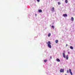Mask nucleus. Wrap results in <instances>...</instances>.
<instances>
[{
  "mask_svg": "<svg viewBox=\"0 0 75 75\" xmlns=\"http://www.w3.org/2000/svg\"><path fill=\"white\" fill-rule=\"evenodd\" d=\"M52 28H53V29H54V25H52Z\"/></svg>",
  "mask_w": 75,
  "mask_h": 75,
  "instance_id": "dca6fc26",
  "label": "nucleus"
},
{
  "mask_svg": "<svg viewBox=\"0 0 75 75\" xmlns=\"http://www.w3.org/2000/svg\"><path fill=\"white\" fill-rule=\"evenodd\" d=\"M68 54H69V52H68Z\"/></svg>",
  "mask_w": 75,
  "mask_h": 75,
  "instance_id": "b1692460",
  "label": "nucleus"
},
{
  "mask_svg": "<svg viewBox=\"0 0 75 75\" xmlns=\"http://www.w3.org/2000/svg\"><path fill=\"white\" fill-rule=\"evenodd\" d=\"M60 72H64V69H61L60 70Z\"/></svg>",
  "mask_w": 75,
  "mask_h": 75,
  "instance_id": "7ed1b4c3",
  "label": "nucleus"
},
{
  "mask_svg": "<svg viewBox=\"0 0 75 75\" xmlns=\"http://www.w3.org/2000/svg\"><path fill=\"white\" fill-rule=\"evenodd\" d=\"M63 16L64 17H67V16H68V15H67V14H63Z\"/></svg>",
  "mask_w": 75,
  "mask_h": 75,
  "instance_id": "39448f33",
  "label": "nucleus"
},
{
  "mask_svg": "<svg viewBox=\"0 0 75 75\" xmlns=\"http://www.w3.org/2000/svg\"><path fill=\"white\" fill-rule=\"evenodd\" d=\"M50 58L51 59H52V56H50Z\"/></svg>",
  "mask_w": 75,
  "mask_h": 75,
  "instance_id": "6ab92c4d",
  "label": "nucleus"
},
{
  "mask_svg": "<svg viewBox=\"0 0 75 75\" xmlns=\"http://www.w3.org/2000/svg\"><path fill=\"white\" fill-rule=\"evenodd\" d=\"M47 46L49 48H51V45H48Z\"/></svg>",
  "mask_w": 75,
  "mask_h": 75,
  "instance_id": "423d86ee",
  "label": "nucleus"
},
{
  "mask_svg": "<svg viewBox=\"0 0 75 75\" xmlns=\"http://www.w3.org/2000/svg\"><path fill=\"white\" fill-rule=\"evenodd\" d=\"M38 11L39 12V13H41V12H42V10L40 9Z\"/></svg>",
  "mask_w": 75,
  "mask_h": 75,
  "instance_id": "1a4fd4ad",
  "label": "nucleus"
},
{
  "mask_svg": "<svg viewBox=\"0 0 75 75\" xmlns=\"http://www.w3.org/2000/svg\"><path fill=\"white\" fill-rule=\"evenodd\" d=\"M47 61V60H45L44 61V62H46Z\"/></svg>",
  "mask_w": 75,
  "mask_h": 75,
  "instance_id": "a211bd4d",
  "label": "nucleus"
},
{
  "mask_svg": "<svg viewBox=\"0 0 75 75\" xmlns=\"http://www.w3.org/2000/svg\"><path fill=\"white\" fill-rule=\"evenodd\" d=\"M52 11L54 12V7H53L52 8Z\"/></svg>",
  "mask_w": 75,
  "mask_h": 75,
  "instance_id": "0eeeda50",
  "label": "nucleus"
},
{
  "mask_svg": "<svg viewBox=\"0 0 75 75\" xmlns=\"http://www.w3.org/2000/svg\"><path fill=\"white\" fill-rule=\"evenodd\" d=\"M56 61H57V62H60V60L58 58L57 59Z\"/></svg>",
  "mask_w": 75,
  "mask_h": 75,
  "instance_id": "6e6552de",
  "label": "nucleus"
},
{
  "mask_svg": "<svg viewBox=\"0 0 75 75\" xmlns=\"http://www.w3.org/2000/svg\"><path fill=\"white\" fill-rule=\"evenodd\" d=\"M47 44L48 45H51V42L50 41H48V42H47Z\"/></svg>",
  "mask_w": 75,
  "mask_h": 75,
  "instance_id": "20e7f679",
  "label": "nucleus"
},
{
  "mask_svg": "<svg viewBox=\"0 0 75 75\" xmlns=\"http://www.w3.org/2000/svg\"><path fill=\"white\" fill-rule=\"evenodd\" d=\"M66 3H68V1L67 0H66L65 1Z\"/></svg>",
  "mask_w": 75,
  "mask_h": 75,
  "instance_id": "2eb2a0df",
  "label": "nucleus"
},
{
  "mask_svg": "<svg viewBox=\"0 0 75 75\" xmlns=\"http://www.w3.org/2000/svg\"><path fill=\"white\" fill-rule=\"evenodd\" d=\"M69 72L70 74L71 75H72L73 74H72V72L71 71V69H69Z\"/></svg>",
  "mask_w": 75,
  "mask_h": 75,
  "instance_id": "f257e3e1",
  "label": "nucleus"
},
{
  "mask_svg": "<svg viewBox=\"0 0 75 75\" xmlns=\"http://www.w3.org/2000/svg\"><path fill=\"white\" fill-rule=\"evenodd\" d=\"M48 36L49 37H50V36H51V33H49L48 34Z\"/></svg>",
  "mask_w": 75,
  "mask_h": 75,
  "instance_id": "4468645a",
  "label": "nucleus"
},
{
  "mask_svg": "<svg viewBox=\"0 0 75 75\" xmlns=\"http://www.w3.org/2000/svg\"><path fill=\"white\" fill-rule=\"evenodd\" d=\"M40 0H37V1H38V2H40Z\"/></svg>",
  "mask_w": 75,
  "mask_h": 75,
  "instance_id": "aec40b11",
  "label": "nucleus"
},
{
  "mask_svg": "<svg viewBox=\"0 0 75 75\" xmlns=\"http://www.w3.org/2000/svg\"><path fill=\"white\" fill-rule=\"evenodd\" d=\"M58 4H59V5H60V4H61V3L59 2H58Z\"/></svg>",
  "mask_w": 75,
  "mask_h": 75,
  "instance_id": "f3484780",
  "label": "nucleus"
},
{
  "mask_svg": "<svg viewBox=\"0 0 75 75\" xmlns=\"http://www.w3.org/2000/svg\"><path fill=\"white\" fill-rule=\"evenodd\" d=\"M65 75H67V74H65Z\"/></svg>",
  "mask_w": 75,
  "mask_h": 75,
  "instance_id": "393cba45",
  "label": "nucleus"
},
{
  "mask_svg": "<svg viewBox=\"0 0 75 75\" xmlns=\"http://www.w3.org/2000/svg\"><path fill=\"white\" fill-rule=\"evenodd\" d=\"M55 42L56 43H58V40H56Z\"/></svg>",
  "mask_w": 75,
  "mask_h": 75,
  "instance_id": "ddd939ff",
  "label": "nucleus"
},
{
  "mask_svg": "<svg viewBox=\"0 0 75 75\" xmlns=\"http://www.w3.org/2000/svg\"><path fill=\"white\" fill-rule=\"evenodd\" d=\"M35 16H37V14H35Z\"/></svg>",
  "mask_w": 75,
  "mask_h": 75,
  "instance_id": "5701e85b",
  "label": "nucleus"
},
{
  "mask_svg": "<svg viewBox=\"0 0 75 75\" xmlns=\"http://www.w3.org/2000/svg\"><path fill=\"white\" fill-rule=\"evenodd\" d=\"M66 59H68V55H67L66 56Z\"/></svg>",
  "mask_w": 75,
  "mask_h": 75,
  "instance_id": "f8f14e48",
  "label": "nucleus"
},
{
  "mask_svg": "<svg viewBox=\"0 0 75 75\" xmlns=\"http://www.w3.org/2000/svg\"><path fill=\"white\" fill-rule=\"evenodd\" d=\"M67 73H69V70H67Z\"/></svg>",
  "mask_w": 75,
  "mask_h": 75,
  "instance_id": "412c9836",
  "label": "nucleus"
},
{
  "mask_svg": "<svg viewBox=\"0 0 75 75\" xmlns=\"http://www.w3.org/2000/svg\"><path fill=\"white\" fill-rule=\"evenodd\" d=\"M63 56L64 58H66V56H65V54L64 53H63Z\"/></svg>",
  "mask_w": 75,
  "mask_h": 75,
  "instance_id": "f03ea898",
  "label": "nucleus"
},
{
  "mask_svg": "<svg viewBox=\"0 0 75 75\" xmlns=\"http://www.w3.org/2000/svg\"><path fill=\"white\" fill-rule=\"evenodd\" d=\"M70 49H71V50H73V49H74V47L71 46L70 47Z\"/></svg>",
  "mask_w": 75,
  "mask_h": 75,
  "instance_id": "9b49d317",
  "label": "nucleus"
},
{
  "mask_svg": "<svg viewBox=\"0 0 75 75\" xmlns=\"http://www.w3.org/2000/svg\"><path fill=\"white\" fill-rule=\"evenodd\" d=\"M67 46H68V45H67V44H66V47H67Z\"/></svg>",
  "mask_w": 75,
  "mask_h": 75,
  "instance_id": "4be33fe9",
  "label": "nucleus"
},
{
  "mask_svg": "<svg viewBox=\"0 0 75 75\" xmlns=\"http://www.w3.org/2000/svg\"><path fill=\"white\" fill-rule=\"evenodd\" d=\"M74 18L73 17H72L71 18V21H74Z\"/></svg>",
  "mask_w": 75,
  "mask_h": 75,
  "instance_id": "9d476101",
  "label": "nucleus"
}]
</instances>
